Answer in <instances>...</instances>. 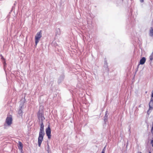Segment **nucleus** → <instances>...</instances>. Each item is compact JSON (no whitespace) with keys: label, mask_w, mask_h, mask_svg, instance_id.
<instances>
[{"label":"nucleus","mask_w":153,"mask_h":153,"mask_svg":"<svg viewBox=\"0 0 153 153\" xmlns=\"http://www.w3.org/2000/svg\"><path fill=\"white\" fill-rule=\"evenodd\" d=\"M151 143L152 144V146L153 147V140H152L151 141Z\"/></svg>","instance_id":"15"},{"label":"nucleus","mask_w":153,"mask_h":153,"mask_svg":"<svg viewBox=\"0 0 153 153\" xmlns=\"http://www.w3.org/2000/svg\"><path fill=\"white\" fill-rule=\"evenodd\" d=\"M151 96L152 97H153V92H152V95H151Z\"/></svg>","instance_id":"18"},{"label":"nucleus","mask_w":153,"mask_h":153,"mask_svg":"<svg viewBox=\"0 0 153 153\" xmlns=\"http://www.w3.org/2000/svg\"><path fill=\"white\" fill-rule=\"evenodd\" d=\"M18 147L19 149H20L22 150V149L23 145L22 142L20 141L18 142Z\"/></svg>","instance_id":"8"},{"label":"nucleus","mask_w":153,"mask_h":153,"mask_svg":"<svg viewBox=\"0 0 153 153\" xmlns=\"http://www.w3.org/2000/svg\"><path fill=\"white\" fill-rule=\"evenodd\" d=\"M45 134L44 131L40 130L39 132V136L38 140V144L39 147L41 146V144L42 143L43 139V137Z\"/></svg>","instance_id":"1"},{"label":"nucleus","mask_w":153,"mask_h":153,"mask_svg":"<svg viewBox=\"0 0 153 153\" xmlns=\"http://www.w3.org/2000/svg\"><path fill=\"white\" fill-rule=\"evenodd\" d=\"M44 126L43 125V123L42 121L41 122V123L40 124V130L44 131Z\"/></svg>","instance_id":"9"},{"label":"nucleus","mask_w":153,"mask_h":153,"mask_svg":"<svg viewBox=\"0 0 153 153\" xmlns=\"http://www.w3.org/2000/svg\"><path fill=\"white\" fill-rule=\"evenodd\" d=\"M149 35L151 36H153V28L152 27H151V29L150 30Z\"/></svg>","instance_id":"10"},{"label":"nucleus","mask_w":153,"mask_h":153,"mask_svg":"<svg viewBox=\"0 0 153 153\" xmlns=\"http://www.w3.org/2000/svg\"><path fill=\"white\" fill-rule=\"evenodd\" d=\"M146 61V59L145 57H143L140 60V64L141 65L143 64Z\"/></svg>","instance_id":"7"},{"label":"nucleus","mask_w":153,"mask_h":153,"mask_svg":"<svg viewBox=\"0 0 153 153\" xmlns=\"http://www.w3.org/2000/svg\"><path fill=\"white\" fill-rule=\"evenodd\" d=\"M149 153H151V152H149Z\"/></svg>","instance_id":"20"},{"label":"nucleus","mask_w":153,"mask_h":153,"mask_svg":"<svg viewBox=\"0 0 153 153\" xmlns=\"http://www.w3.org/2000/svg\"><path fill=\"white\" fill-rule=\"evenodd\" d=\"M150 59L151 60H152L153 59V55H151L149 57Z\"/></svg>","instance_id":"11"},{"label":"nucleus","mask_w":153,"mask_h":153,"mask_svg":"<svg viewBox=\"0 0 153 153\" xmlns=\"http://www.w3.org/2000/svg\"><path fill=\"white\" fill-rule=\"evenodd\" d=\"M37 115L39 119L41 120L42 121L43 120L45 119L43 116V114L42 113L39 111Z\"/></svg>","instance_id":"5"},{"label":"nucleus","mask_w":153,"mask_h":153,"mask_svg":"<svg viewBox=\"0 0 153 153\" xmlns=\"http://www.w3.org/2000/svg\"><path fill=\"white\" fill-rule=\"evenodd\" d=\"M0 56H1V58L2 57V56H2V55H1V54L0 55Z\"/></svg>","instance_id":"19"},{"label":"nucleus","mask_w":153,"mask_h":153,"mask_svg":"<svg viewBox=\"0 0 153 153\" xmlns=\"http://www.w3.org/2000/svg\"><path fill=\"white\" fill-rule=\"evenodd\" d=\"M140 2H143L144 1V0H140Z\"/></svg>","instance_id":"17"},{"label":"nucleus","mask_w":153,"mask_h":153,"mask_svg":"<svg viewBox=\"0 0 153 153\" xmlns=\"http://www.w3.org/2000/svg\"><path fill=\"white\" fill-rule=\"evenodd\" d=\"M42 31L40 30L37 33L35 36V41L36 45L39 42L40 39L42 37Z\"/></svg>","instance_id":"2"},{"label":"nucleus","mask_w":153,"mask_h":153,"mask_svg":"<svg viewBox=\"0 0 153 153\" xmlns=\"http://www.w3.org/2000/svg\"><path fill=\"white\" fill-rule=\"evenodd\" d=\"M46 133L48 139L51 138V129L49 126L46 129Z\"/></svg>","instance_id":"4"},{"label":"nucleus","mask_w":153,"mask_h":153,"mask_svg":"<svg viewBox=\"0 0 153 153\" xmlns=\"http://www.w3.org/2000/svg\"><path fill=\"white\" fill-rule=\"evenodd\" d=\"M150 110V109H149H149L147 111V113L148 114H149V113Z\"/></svg>","instance_id":"16"},{"label":"nucleus","mask_w":153,"mask_h":153,"mask_svg":"<svg viewBox=\"0 0 153 153\" xmlns=\"http://www.w3.org/2000/svg\"><path fill=\"white\" fill-rule=\"evenodd\" d=\"M105 147H104V149L102 150V153H105Z\"/></svg>","instance_id":"13"},{"label":"nucleus","mask_w":153,"mask_h":153,"mask_svg":"<svg viewBox=\"0 0 153 153\" xmlns=\"http://www.w3.org/2000/svg\"><path fill=\"white\" fill-rule=\"evenodd\" d=\"M1 59H2V60H4V63H5L6 62H5V59L3 58V56H2V57L1 58Z\"/></svg>","instance_id":"12"},{"label":"nucleus","mask_w":153,"mask_h":153,"mask_svg":"<svg viewBox=\"0 0 153 153\" xmlns=\"http://www.w3.org/2000/svg\"><path fill=\"white\" fill-rule=\"evenodd\" d=\"M149 109H153V100H151L149 103Z\"/></svg>","instance_id":"6"},{"label":"nucleus","mask_w":153,"mask_h":153,"mask_svg":"<svg viewBox=\"0 0 153 153\" xmlns=\"http://www.w3.org/2000/svg\"><path fill=\"white\" fill-rule=\"evenodd\" d=\"M12 118L11 115L7 117L5 123L8 126H10L12 123Z\"/></svg>","instance_id":"3"},{"label":"nucleus","mask_w":153,"mask_h":153,"mask_svg":"<svg viewBox=\"0 0 153 153\" xmlns=\"http://www.w3.org/2000/svg\"><path fill=\"white\" fill-rule=\"evenodd\" d=\"M22 110L21 109H20L19 111V114H20V113H22Z\"/></svg>","instance_id":"14"}]
</instances>
